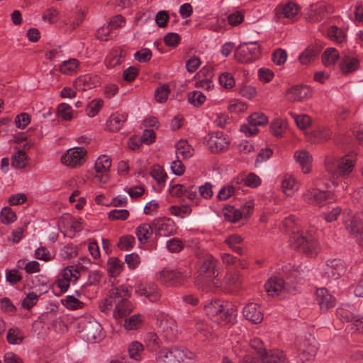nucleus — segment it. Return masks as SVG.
I'll return each mask as SVG.
<instances>
[{
	"mask_svg": "<svg viewBox=\"0 0 363 363\" xmlns=\"http://www.w3.org/2000/svg\"><path fill=\"white\" fill-rule=\"evenodd\" d=\"M321 48L318 45H313L308 46L305 50L300 55L299 60L303 65H307L310 63L314 58L320 53Z\"/></svg>",
	"mask_w": 363,
	"mask_h": 363,
	"instance_id": "obj_32",
	"label": "nucleus"
},
{
	"mask_svg": "<svg viewBox=\"0 0 363 363\" xmlns=\"http://www.w3.org/2000/svg\"><path fill=\"white\" fill-rule=\"evenodd\" d=\"M346 267L344 261L339 259L328 260L323 265V273L328 278L337 279L345 274Z\"/></svg>",
	"mask_w": 363,
	"mask_h": 363,
	"instance_id": "obj_12",
	"label": "nucleus"
},
{
	"mask_svg": "<svg viewBox=\"0 0 363 363\" xmlns=\"http://www.w3.org/2000/svg\"><path fill=\"white\" fill-rule=\"evenodd\" d=\"M188 101L194 106H200L205 102L206 96L200 91H194L189 94Z\"/></svg>",
	"mask_w": 363,
	"mask_h": 363,
	"instance_id": "obj_51",
	"label": "nucleus"
},
{
	"mask_svg": "<svg viewBox=\"0 0 363 363\" xmlns=\"http://www.w3.org/2000/svg\"><path fill=\"white\" fill-rule=\"evenodd\" d=\"M327 34L331 40L337 43H342L345 39L344 32L336 26H332L328 28Z\"/></svg>",
	"mask_w": 363,
	"mask_h": 363,
	"instance_id": "obj_47",
	"label": "nucleus"
},
{
	"mask_svg": "<svg viewBox=\"0 0 363 363\" xmlns=\"http://www.w3.org/2000/svg\"><path fill=\"white\" fill-rule=\"evenodd\" d=\"M243 241L242 238L238 235H232L228 237L225 242L238 255H242V249L238 245L241 244Z\"/></svg>",
	"mask_w": 363,
	"mask_h": 363,
	"instance_id": "obj_45",
	"label": "nucleus"
},
{
	"mask_svg": "<svg viewBox=\"0 0 363 363\" xmlns=\"http://www.w3.org/2000/svg\"><path fill=\"white\" fill-rule=\"evenodd\" d=\"M262 363H288L286 354L282 350H271L262 355Z\"/></svg>",
	"mask_w": 363,
	"mask_h": 363,
	"instance_id": "obj_27",
	"label": "nucleus"
},
{
	"mask_svg": "<svg viewBox=\"0 0 363 363\" xmlns=\"http://www.w3.org/2000/svg\"><path fill=\"white\" fill-rule=\"evenodd\" d=\"M340 67L344 74L352 72L358 69L359 61L354 57L347 56L344 57Z\"/></svg>",
	"mask_w": 363,
	"mask_h": 363,
	"instance_id": "obj_37",
	"label": "nucleus"
},
{
	"mask_svg": "<svg viewBox=\"0 0 363 363\" xmlns=\"http://www.w3.org/2000/svg\"><path fill=\"white\" fill-rule=\"evenodd\" d=\"M79 62L73 58L65 61L60 65V71L65 74H72L78 67Z\"/></svg>",
	"mask_w": 363,
	"mask_h": 363,
	"instance_id": "obj_49",
	"label": "nucleus"
},
{
	"mask_svg": "<svg viewBox=\"0 0 363 363\" xmlns=\"http://www.w3.org/2000/svg\"><path fill=\"white\" fill-rule=\"evenodd\" d=\"M152 223L151 224L143 223L135 230V234L140 242L145 243L153 233Z\"/></svg>",
	"mask_w": 363,
	"mask_h": 363,
	"instance_id": "obj_35",
	"label": "nucleus"
},
{
	"mask_svg": "<svg viewBox=\"0 0 363 363\" xmlns=\"http://www.w3.org/2000/svg\"><path fill=\"white\" fill-rule=\"evenodd\" d=\"M316 301L323 312H326L333 308L336 303V299L330 294L327 289L322 288L316 291Z\"/></svg>",
	"mask_w": 363,
	"mask_h": 363,
	"instance_id": "obj_25",
	"label": "nucleus"
},
{
	"mask_svg": "<svg viewBox=\"0 0 363 363\" xmlns=\"http://www.w3.org/2000/svg\"><path fill=\"white\" fill-rule=\"evenodd\" d=\"M310 88L306 85H296L286 92V99L291 102L302 101L311 96Z\"/></svg>",
	"mask_w": 363,
	"mask_h": 363,
	"instance_id": "obj_21",
	"label": "nucleus"
},
{
	"mask_svg": "<svg viewBox=\"0 0 363 363\" xmlns=\"http://www.w3.org/2000/svg\"><path fill=\"white\" fill-rule=\"evenodd\" d=\"M45 292L46 291H43L40 289H36L35 291L29 292L22 301V306L26 309H30L37 303L38 297Z\"/></svg>",
	"mask_w": 363,
	"mask_h": 363,
	"instance_id": "obj_36",
	"label": "nucleus"
},
{
	"mask_svg": "<svg viewBox=\"0 0 363 363\" xmlns=\"http://www.w3.org/2000/svg\"><path fill=\"white\" fill-rule=\"evenodd\" d=\"M91 83V77L89 75H83L79 77L74 82V86L77 89L86 90L92 86Z\"/></svg>",
	"mask_w": 363,
	"mask_h": 363,
	"instance_id": "obj_57",
	"label": "nucleus"
},
{
	"mask_svg": "<svg viewBox=\"0 0 363 363\" xmlns=\"http://www.w3.org/2000/svg\"><path fill=\"white\" fill-rule=\"evenodd\" d=\"M27 157L22 150H18L13 157L12 165L16 168H23L26 164Z\"/></svg>",
	"mask_w": 363,
	"mask_h": 363,
	"instance_id": "obj_62",
	"label": "nucleus"
},
{
	"mask_svg": "<svg viewBox=\"0 0 363 363\" xmlns=\"http://www.w3.org/2000/svg\"><path fill=\"white\" fill-rule=\"evenodd\" d=\"M339 53L335 48H330L326 49L322 55V62L325 66L334 65L337 60Z\"/></svg>",
	"mask_w": 363,
	"mask_h": 363,
	"instance_id": "obj_43",
	"label": "nucleus"
},
{
	"mask_svg": "<svg viewBox=\"0 0 363 363\" xmlns=\"http://www.w3.org/2000/svg\"><path fill=\"white\" fill-rule=\"evenodd\" d=\"M294 158L301 167L304 174L308 173L311 169L312 157L306 150H298L294 153Z\"/></svg>",
	"mask_w": 363,
	"mask_h": 363,
	"instance_id": "obj_29",
	"label": "nucleus"
},
{
	"mask_svg": "<svg viewBox=\"0 0 363 363\" xmlns=\"http://www.w3.org/2000/svg\"><path fill=\"white\" fill-rule=\"evenodd\" d=\"M101 99H94L89 103L86 108V113L89 117L95 116L103 106Z\"/></svg>",
	"mask_w": 363,
	"mask_h": 363,
	"instance_id": "obj_58",
	"label": "nucleus"
},
{
	"mask_svg": "<svg viewBox=\"0 0 363 363\" xmlns=\"http://www.w3.org/2000/svg\"><path fill=\"white\" fill-rule=\"evenodd\" d=\"M230 144L227 135L223 132L217 131L209 134L207 145L212 152H219L226 150Z\"/></svg>",
	"mask_w": 363,
	"mask_h": 363,
	"instance_id": "obj_14",
	"label": "nucleus"
},
{
	"mask_svg": "<svg viewBox=\"0 0 363 363\" xmlns=\"http://www.w3.org/2000/svg\"><path fill=\"white\" fill-rule=\"evenodd\" d=\"M125 55V52L121 49L113 50L106 59L108 67H114L121 63V59Z\"/></svg>",
	"mask_w": 363,
	"mask_h": 363,
	"instance_id": "obj_38",
	"label": "nucleus"
},
{
	"mask_svg": "<svg viewBox=\"0 0 363 363\" xmlns=\"http://www.w3.org/2000/svg\"><path fill=\"white\" fill-rule=\"evenodd\" d=\"M298 11V6L293 2L279 4L274 9V18L277 21H280L282 18L292 19Z\"/></svg>",
	"mask_w": 363,
	"mask_h": 363,
	"instance_id": "obj_22",
	"label": "nucleus"
},
{
	"mask_svg": "<svg viewBox=\"0 0 363 363\" xmlns=\"http://www.w3.org/2000/svg\"><path fill=\"white\" fill-rule=\"evenodd\" d=\"M24 335L18 328H11L6 335V340L9 344L18 345L22 342Z\"/></svg>",
	"mask_w": 363,
	"mask_h": 363,
	"instance_id": "obj_46",
	"label": "nucleus"
},
{
	"mask_svg": "<svg viewBox=\"0 0 363 363\" xmlns=\"http://www.w3.org/2000/svg\"><path fill=\"white\" fill-rule=\"evenodd\" d=\"M0 218L4 224H9L16 220V215L11 208L4 207L0 213Z\"/></svg>",
	"mask_w": 363,
	"mask_h": 363,
	"instance_id": "obj_52",
	"label": "nucleus"
},
{
	"mask_svg": "<svg viewBox=\"0 0 363 363\" xmlns=\"http://www.w3.org/2000/svg\"><path fill=\"white\" fill-rule=\"evenodd\" d=\"M62 303L68 309L71 310L80 308L84 306L82 301L72 296H67L66 298L62 301Z\"/></svg>",
	"mask_w": 363,
	"mask_h": 363,
	"instance_id": "obj_63",
	"label": "nucleus"
},
{
	"mask_svg": "<svg viewBox=\"0 0 363 363\" xmlns=\"http://www.w3.org/2000/svg\"><path fill=\"white\" fill-rule=\"evenodd\" d=\"M133 310V305L129 300H123L115 305L113 317L116 319L123 318L128 315Z\"/></svg>",
	"mask_w": 363,
	"mask_h": 363,
	"instance_id": "obj_30",
	"label": "nucleus"
},
{
	"mask_svg": "<svg viewBox=\"0 0 363 363\" xmlns=\"http://www.w3.org/2000/svg\"><path fill=\"white\" fill-rule=\"evenodd\" d=\"M298 350L299 357L303 359L305 358V354H307V359H313L318 350L317 342L315 338L311 335H309L308 337H306L298 343Z\"/></svg>",
	"mask_w": 363,
	"mask_h": 363,
	"instance_id": "obj_19",
	"label": "nucleus"
},
{
	"mask_svg": "<svg viewBox=\"0 0 363 363\" xmlns=\"http://www.w3.org/2000/svg\"><path fill=\"white\" fill-rule=\"evenodd\" d=\"M169 93L170 89L168 85L163 84L160 86L155 91V97L156 101L160 103H163L166 101Z\"/></svg>",
	"mask_w": 363,
	"mask_h": 363,
	"instance_id": "obj_55",
	"label": "nucleus"
},
{
	"mask_svg": "<svg viewBox=\"0 0 363 363\" xmlns=\"http://www.w3.org/2000/svg\"><path fill=\"white\" fill-rule=\"evenodd\" d=\"M143 322L144 318L142 315L134 314L125 320L123 325L128 330H137L142 327Z\"/></svg>",
	"mask_w": 363,
	"mask_h": 363,
	"instance_id": "obj_39",
	"label": "nucleus"
},
{
	"mask_svg": "<svg viewBox=\"0 0 363 363\" xmlns=\"http://www.w3.org/2000/svg\"><path fill=\"white\" fill-rule=\"evenodd\" d=\"M150 175L159 184L164 183L167 177L163 168L160 165H154L150 169Z\"/></svg>",
	"mask_w": 363,
	"mask_h": 363,
	"instance_id": "obj_50",
	"label": "nucleus"
},
{
	"mask_svg": "<svg viewBox=\"0 0 363 363\" xmlns=\"http://www.w3.org/2000/svg\"><path fill=\"white\" fill-rule=\"evenodd\" d=\"M299 186L296 180L290 174H285L281 181V188L287 196H291Z\"/></svg>",
	"mask_w": 363,
	"mask_h": 363,
	"instance_id": "obj_31",
	"label": "nucleus"
},
{
	"mask_svg": "<svg viewBox=\"0 0 363 363\" xmlns=\"http://www.w3.org/2000/svg\"><path fill=\"white\" fill-rule=\"evenodd\" d=\"M152 226L159 236H169L176 231L174 221L168 218H158L152 222Z\"/></svg>",
	"mask_w": 363,
	"mask_h": 363,
	"instance_id": "obj_17",
	"label": "nucleus"
},
{
	"mask_svg": "<svg viewBox=\"0 0 363 363\" xmlns=\"http://www.w3.org/2000/svg\"><path fill=\"white\" fill-rule=\"evenodd\" d=\"M218 261L211 255H206L196 263L198 275L195 285L203 291H213L220 287V281L216 278V272Z\"/></svg>",
	"mask_w": 363,
	"mask_h": 363,
	"instance_id": "obj_2",
	"label": "nucleus"
},
{
	"mask_svg": "<svg viewBox=\"0 0 363 363\" xmlns=\"http://www.w3.org/2000/svg\"><path fill=\"white\" fill-rule=\"evenodd\" d=\"M260 55V47L257 42L245 43L237 48L235 56L239 61L249 62Z\"/></svg>",
	"mask_w": 363,
	"mask_h": 363,
	"instance_id": "obj_7",
	"label": "nucleus"
},
{
	"mask_svg": "<svg viewBox=\"0 0 363 363\" xmlns=\"http://www.w3.org/2000/svg\"><path fill=\"white\" fill-rule=\"evenodd\" d=\"M172 215L180 218H184L191 213V209L189 206L183 205L181 206H172L169 208Z\"/></svg>",
	"mask_w": 363,
	"mask_h": 363,
	"instance_id": "obj_60",
	"label": "nucleus"
},
{
	"mask_svg": "<svg viewBox=\"0 0 363 363\" xmlns=\"http://www.w3.org/2000/svg\"><path fill=\"white\" fill-rule=\"evenodd\" d=\"M223 305L220 300H214L207 303L204 306V310L207 315L213 320L215 316L223 309Z\"/></svg>",
	"mask_w": 363,
	"mask_h": 363,
	"instance_id": "obj_40",
	"label": "nucleus"
},
{
	"mask_svg": "<svg viewBox=\"0 0 363 363\" xmlns=\"http://www.w3.org/2000/svg\"><path fill=\"white\" fill-rule=\"evenodd\" d=\"M244 317L253 324L260 323L263 320V313L261 307L256 303H247L242 310Z\"/></svg>",
	"mask_w": 363,
	"mask_h": 363,
	"instance_id": "obj_23",
	"label": "nucleus"
},
{
	"mask_svg": "<svg viewBox=\"0 0 363 363\" xmlns=\"http://www.w3.org/2000/svg\"><path fill=\"white\" fill-rule=\"evenodd\" d=\"M333 196L330 191L312 189L306 190L303 197L308 203L322 206L333 200Z\"/></svg>",
	"mask_w": 363,
	"mask_h": 363,
	"instance_id": "obj_10",
	"label": "nucleus"
},
{
	"mask_svg": "<svg viewBox=\"0 0 363 363\" xmlns=\"http://www.w3.org/2000/svg\"><path fill=\"white\" fill-rule=\"evenodd\" d=\"M108 272L110 276L114 277L120 274L123 269V263L116 257H111L107 263Z\"/></svg>",
	"mask_w": 363,
	"mask_h": 363,
	"instance_id": "obj_44",
	"label": "nucleus"
},
{
	"mask_svg": "<svg viewBox=\"0 0 363 363\" xmlns=\"http://www.w3.org/2000/svg\"><path fill=\"white\" fill-rule=\"evenodd\" d=\"M18 267L20 269H24L28 274L39 272L40 270V264L37 261L21 259L18 262Z\"/></svg>",
	"mask_w": 363,
	"mask_h": 363,
	"instance_id": "obj_42",
	"label": "nucleus"
},
{
	"mask_svg": "<svg viewBox=\"0 0 363 363\" xmlns=\"http://www.w3.org/2000/svg\"><path fill=\"white\" fill-rule=\"evenodd\" d=\"M242 278L238 271L228 272L223 279L222 287L223 291L228 294H236L242 288Z\"/></svg>",
	"mask_w": 363,
	"mask_h": 363,
	"instance_id": "obj_9",
	"label": "nucleus"
},
{
	"mask_svg": "<svg viewBox=\"0 0 363 363\" xmlns=\"http://www.w3.org/2000/svg\"><path fill=\"white\" fill-rule=\"evenodd\" d=\"M281 228L286 232L291 231L290 242L293 248L298 250L308 257H314L318 255L320 251L318 242L313 235L308 233L303 235L300 232L295 223L294 216L285 218L281 223Z\"/></svg>",
	"mask_w": 363,
	"mask_h": 363,
	"instance_id": "obj_1",
	"label": "nucleus"
},
{
	"mask_svg": "<svg viewBox=\"0 0 363 363\" xmlns=\"http://www.w3.org/2000/svg\"><path fill=\"white\" fill-rule=\"evenodd\" d=\"M86 150L82 147L71 148L62 156L61 162L67 166L76 167L86 161Z\"/></svg>",
	"mask_w": 363,
	"mask_h": 363,
	"instance_id": "obj_8",
	"label": "nucleus"
},
{
	"mask_svg": "<svg viewBox=\"0 0 363 363\" xmlns=\"http://www.w3.org/2000/svg\"><path fill=\"white\" fill-rule=\"evenodd\" d=\"M237 318L236 309L234 307L223 309L213 318V321L220 325H231L235 323Z\"/></svg>",
	"mask_w": 363,
	"mask_h": 363,
	"instance_id": "obj_26",
	"label": "nucleus"
},
{
	"mask_svg": "<svg viewBox=\"0 0 363 363\" xmlns=\"http://www.w3.org/2000/svg\"><path fill=\"white\" fill-rule=\"evenodd\" d=\"M57 115L66 121H70L72 118V107L67 104H61L57 108Z\"/></svg>",
	"mask_w": 363,
	"mask_h": 363,
	"instance_id": "obj_61",
	"label": "nucleus"
},
{
	"mask_svg": "<svg viewBox=\"0 0 363 363\" xmlns=\"http://www.w3.org/2000/svg\"><path fill=\"white\" fill-rule=\"evenodd\" d=\"M266 291L269 296H278L287 291V286L282 278L273 277L269 278L264 284Z\"/></svg>",
	"mask_w": 363,
	"mask_h": 363,
	"instance_id": "obj_20",
	"label": "nucleus"
},
{
	"mask_svg": "<svg viewBox=\"0 0 363 363\" xmlns=\"http://www.w3.org/2000/svg\"><path fill=\"white\" fill-rule=\"evenodd\" d=\"M219 82L220 85L225 89H231L235 84V79L230 73L225 72L220 75Z\"/></svg>",
	"mask_w": 363,
	"mask_h": 363,
	"instance_id": "obj_59",
	"label": "nucleus"
},
{
	"mask_svg": "<svg viewBox=\"0 0 363 363\" xmlns=\"http://www.w3.org/2000/svg\"><path fill=\"white\" fill-rule=\"evenodd\" d=\"M176 155L177 159H188L193 155V148L186 140H181L176 144Z\"/></svg>",
	"mask_w": 363,
	"mask_h": 363,
	"instance_id": "obj_34",
	"label": "nucleus"
},
{
	"mask_svg": "<svg viewBox=\"0 0 363 363\" xmlns=\"http://www.w3.org/2000/svg\"><path fill=\"white\" fill-rule=\"evenodd\" d=\"M135 293L140 296H144L152 303L158 302L161 298L160 289L153 281L139 284L136 287Z\"/></svg>",
	"mask_w": 363,
	"mask_h": 363,
	"instance_id": "obj_13",
	"label": "nucleus"
},
{
	"mask_svg": "<svg viewBox=\"0 0 363 363\" xmlns=\"http://www.w3.org/2000/svg\"><path fill=\"white\" fill-rule=\"evenodd\" d=\"M355 163V156L352 155H345L335 161L327 160L325 166L333 184L337 186L340 182L342 189H344L346 184L345 180L352 174Z\"/></svg>",
	"mask_w": 363,
	"mask_h": 363,
	"instance_id": "obj_3",
	"label": "nucleus"
},
{
	"mask_svg": "<svg viewBox=\"0 0 363 363\" xmlns=\"http://www.w3.org/2000/svg\"><path fill=\"white\" fill-rule=\"evenodd\" d=\"M333 11V8L323 3L311 5L308 11V18L311 21H320Z\"/></svg>",
	"mask_w": 363,
	"mask_h": 363,
	"instance_id": "obj_24",
	"label": "nucleus"
},
{
	"mask_svg": "<svg viewBox=\"0 0 363 363\" xmlns=\"http://www.w3.org/2000/svg\"><path fill=\"white\" fill-rule=\"evenodd\" d=\"M343 223L347 231L363 245V214H352L351 211L344 213Z\"/></svg>",
	"mask_w": 363,
	"mask_h": 363,
	"instance_id": "obj_5",
	"label": "nucleus"
},
{
	"mask_svg": "<svg viewBox=\"0 0 363 363\" xmlns=\"http://www.w3.org/2000/svg\"><path fill=\"white\" fill-rule=\"evenodd\" d=\"M130 295L131 291L128 286H120L112 288L108 292V297L105 299V307L111 306L113 304H118V302L123 300H128Z\"/></svg>",
	"mask_w": 363,
	"mask_h": 363,
	"instance_id": "obj_16",
	"label": "nucleus"
},
{
	"mask_svg": "<svg viewBox=\"0 0 363 363\" xmlns=\"http://www.w3.org/2000/svg\"><path fill=\"white\" fill-rule=\"evenodd\" d=\"M127 116L121 113H113L106 122V126L110 131H118L126 121Z\"/></svg>",
	"mask_w": 363,
	"mask_h": 363,
	"instance_id": "obj_33",
	"label": "nucleus"
},
{
	"mask_svg": "<svg viewBox=\"0 0 363 363\" xmlns=\"http://www.w3.org/2000/svg\"><path fill=\"white\" fill-rule=\"evenodd\" d=\"M111 167V160L106 155L98 157L95 162L94 169L96 173L95 177L100 183L105 184L109 179V172Z\"/></svg>",
	"mask_w": 363,
	"mask_h": 363,
	"instance_id": "obj_15",
	"label": "nucleus"
},
{
	"mask_svg": "<svg viewBox=\"0 0 363 363\" xmlns=\"http://www.w3.org/2000/svg\"><path fill=\"white\" fill-rule=\"evenodd\" d=\"M191 276L189 269L176 270L164 269L157 274V280L167 286H177L182 284L184 279Z\"/></svg>",
	"mask_w": 363,
	"mask_h": 363,
	"instance_id": "obj_6",
	"label": "nucleus"
},
{
	"mask_svg": "<svg viewBox=\"0 0 363 363\" xmlns=\"http://www.w3.org/2000/svg\"><path fill=\"white\" fill-rule=\"evenodd\" d=\"M312 134L317 142H323L330 138L331 132L328 128L320 126Z\"/></svg>",
	"mask_w": 363,
	"mask_h": 363,
	"instance_id": "obj_54",
	"label": "nucleus"
},
{
	"mask_svg": "<svg viewBox=\"0 0 363 363\" xmlns=\"http://www.w3.org/2000/svg\"><path fill=\"white\" fill-rule=\"evenodd\" d=\"M135 238L133 235H125L120 238L118 246L121 250H129L133 247Z\"/></svg>",
	"mask_w": 363,
	"mask_h": 363,
	"instance_id": "obj_64",
	"label": "nucleus"
},
{
	"mask_svg": "<svg viewBox=\"0 0 363 363\" xmlns=\"http://www.w3.org/2000/svg\"><path fill=\"white\" fill-rule=\"evenodd\" d=\"M102 327L96 320L89 321L82 330V337L89 342H95L102 337Z\"/></svg>",
	"mask_w": 363,
	"mask_h": 363,
	"instance_id": "obj_18",
	"label": "nucleus"
},
{
	"mask_svg": "<svg viewBox=\"0 0 363 363\" xmlns=\"http://www.w3.org/2000/svg\"><path fill=\"white\" fill-rule=\"evenodd\" d=\"M144 341L146 347L150 351L157 350L161 345V341L155 333H147L145 336Z\"/></svg>",
	"mask_w": 363,
	"mask_h": 363,
	"instance_id": "obj_41",
	"label": "nucleus"
},
{
	"mask_svg": "<svg viewBox=\"0 0 363 363\" xmlns=\"http://www.w3.org/2000/svg\"><path fill=\"white\" fill-rule=\"evenodd\" d=\"M158 320L160 330L168 340L172 341L177 334V325L175 320L167 314H161Z\"/></svg>",
	"mask_w": 363,
	"mask_h": 363,
	"instance_id": "obj_11",
	"label": "nucleus"
},
{
	"mask_svg": "<svg viewBox=\"0 0 363 363\" xmlns=\"http://www.w3.org/2000/svg\"><path fill=\"white\" fill-rule=\"evenodd\" d=\"M296 125L301 130L306 129L311 123V119L307 114L291 113Z\"/></svg>",
	"mask_w": 363,
	"mask_h": 363,
	"instance_id": "obj_48",
	"label": "nucleus"
},
{
	"mask_svg": "<svg viewBox=\"0 0 363 363\" xmlns=\"http://www.w3.org/2000/svg\"><path fill=\"white\" fill-rule=\"evenodd\" d=\"M156 361L157 363H195L196 356L184 348H163L157 353Z\"/></svg>",
	"mask_w": 363,
	"mask_h": 363,
	"instance_id": "obj_4",
	"label": "nucleus"
},
{
	"mask_svg": "<svg viewBox=\"0 0 363 363\" xmlns=\"http://www.w3.org/2000/svg\"><path fill=\"white\" fill-rule=\"evenodd\" d=\"M268 122L267 117L262 113H254L248 117L250 125H264Z\"/></svg>",
	"mask_w": 363,
	"mask_h": 363,
	"instance_id": "obj_53",
	"label": "nucleus"
},
{
	"mask_svg": "<svg viewBox=\"0 0 363 363\" xmlns=\"http://www.w3.org/2000/svg\"><path fill=\"white\" fill-rule=\"evenodd\" d=\"M144 345L138 341H133L128 344L127 352L130 359V363H139L142 359Z\"/></svg>",
	"mask_w": 363,
	"mask_h": 363,
	"instance_id": "obj_28",
	"label": "nucleus"
},
{
	"mask_svg": "<svg viewBox=\"0 0 363 363\" xmlns=\"http://www.w3.org/2000/svg\"><path fill=\"white\" fill-rule=\"evenodd\" d=\"M286 128V123L280 119H275L271 124V133L277 137H280Z\"/></svg>",
	"mask_w": 363,
	"mask_h": 363,
	"instance_id": "obj_56",
	"label": "nucleus"
}]
</instances>
